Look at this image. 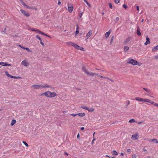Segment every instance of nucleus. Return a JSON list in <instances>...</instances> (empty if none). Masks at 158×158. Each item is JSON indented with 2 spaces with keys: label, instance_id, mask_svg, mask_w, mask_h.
<instances>
[{
  "label": "nucleus",
  "instance_id": "1",
  "mask_svg": "<svg viewBox=\"0 0 158 158\" xmlns=\"http://www.w3.org/2000/svg\"><path fill=\"white\" fill-rule=\"evenodd\" d=\"M51 87L50 86L48 85H41L36 84L34 85L31 86V87L34 89H42L43 88H50Z\"/></svg>",
  "mask_w": 158,
  "mask_h": 158
},
{
  "label": "nucleus",
  "instance_id": "2",
  "mask_svg": "<svg viewBox=\"0 0 158 158\" xmlns=\"http://www.w3.org/2000/svg\"><path fill=\"white\" fill-rule=\"evenodd\" d=\"M127 63L134 65H137L138 63L137 61L131 58H129L127 60Z\"/></svg>",
  "mask_w": 158,
  "mask_h": 158
},
{
  "label": "nucleus",
  "instance_id": "3",
  "mask_svg": "<svg viewBox=\"0 0 158 158\" xmlns=\"http://www.w3.org/2000/svg\"><path fill=\"white\" fill-rule=\"evenodd\" d=\"M47 96H46L47 97H49V98H53L55 97L56 95V93L55 92L51 93L50 91H47Z\"/></svg>",
  "mask_w": 158,
  "mask_h": 158
},
{
  "label": "nucleus",
  "instance_id": "4",
  "mask_svg": "<svg viewBox=\"0 0 158 158\" xmlns=\"http://www.w3.org/2000/svg\"><path fill=\"white\" fill-rule=\"evenodd\" d=\"M20 11L24 15L26 16L27 17H28L30 16V15L25 10L23 9H21Z\"/></svg>",
  "mask_w": 158,
  "mask_h": 158
},
{
  "label": "nucleus",
  "instance_id": "5",
  "mask_svg": "<svg viewBox=\"0 0 158 158\" xmlns=\"http://www.w3.org/2000/svg\"><path fill=\"white\" fill-rule=\"evenodd\" d=\"M139 136L138 135V134L137 133L135 134L132 135L131 138L133 140H136L138 139H139Z\"/></svg>",
  "mask_w": 158,
  "mask_h": 158
},
{
  "label": "nucleus",
  "instance_id": "6",
  "mask_svg": "<svg viewBox=\"0 0 158 158\" xmlns=\"http://www.w3.org/2000/svg\"><path fill=\"white\" fill-rule=\"evenodd\" d=\"M131 38L130 37H128L126 38V39L124 40L123 44H127L130 41Z\"/></svg>",
  "mask_w": 158,
  "mask_h": 158
},
{
  "label": "nucleus",
  "instance_id": "7",
  "mask_svg": "<svg viewBox=\"0 0 158 158\" xmlns=\"http://www.w3.org/2000/svg\"><path fill=\"white\" fill-rule=\"evenodd\" d=\"M21 64L25 66H27L29 65V63L26 60H23L21 62Z\"/></svg>",
  "mask_w": 158,
  "mask_h": 158
},
{
  "label": "nucleus",
  "instance_id": "8",
  "mask_svg": "<svg viewBox=\"0 0 158 158\" xmlns=\"http://www.w3.org/2000/svg\"><path fill=\"white\" fill-rule=\"evenodd\" d=\"M1 65H2V66H10L11 65V64H8L7 63V62H0Z\"/></svg>",
  "mask_w": 158,
  "mask_h": 158
},
{
  "label": "nucleus",
  "instance_id": "9",
  "mask_svg": "<svg viewBox=\"0 0 158 158\" xmlns=\"http://www.w3.org/2000/svg\"><path fill=\"white\" fill-rule=\"evenodd\" d=\"M92 34V31L91 30L89 31V32L86 34V39H88L91 35Z\"/></svg>",
  "mask_w": 158,
  "mask_h": 158
},
{
  "label": "nucleus",
  "instance_id": "10",
  "mask_svg": "<svg viewBox=\"0 0 158 158\" xmlns=\"http://www.w3.org/2000/svg\"><path fill=\"white\" fill-rule=\"evenodd\" d=\"M73 7L72 5L69 6L68 7V10L70 13H71L73 10Z\"/></svg>",
  "mask_w": 158,
  "mask_h": 158
},
{
  "label": "nucleus",
  "instance_id": "11",
  "mask_svg": "<svg viewBox=\"0 0 158 158\" xmlns=\"http://www.w3.org/2000/svg\"><path fill=\"white\" fill-rule=\"evenodd\" d=\"M36 37L40 41V44L43 46H44V44L42 42V40L41 38L39 36V35H37L36 36Z\"/></svg>",
  "mask_w": 158,
  "mask_h": 158
},
{
  "label": "nucleus",
  "instance_id": "12",
  "mask_svg": "<svg viewBox=\"0 0 158 158\" xmlns=\"http://www.w3.org/2000/svg\"><path fill=\"white\" fill-rule=\"evenodd\" d=\"M146 41L144 43V45H147L148 44H150V39L148 37H146Z\"/></svg>",
  "mask_w": 158,
  "mask_h": 158
},
{
  "label": "nucleus",
  "instance_id": "13",
  "mask_svg": "<svg viewBox=\"0 0 158 158\" xmlns=\"http://www.w3.org/2000/svg\"><path fill=\"white\" fill-rule=\"evenodd\" d=\"M137 34L139 35L140 36L141 35V33L140 31V29L139 27L138 26L137 29Z\"/></svg>",
  "mask_w": 158,
  "mask_h": 158
},
{
  "label": "nucleus",
  "instance_id": "14",
  "mask_svg": "<svg viewBox=\"0 0 158 158\" xmlns=\"http://www.w3.org/2000/svg\"><path fill=\"white\" fill-rule=\"evenodd\" d=\"M110 33H111V31L110 30L108 32H107L106 33L105 36L106 37V38H107L109 37Z\"/></svg>",
  "mask_w": 158,
  "mask_h": 158
},
{
  "label": "nucleus",
  "instance_id": "15",
  "mask_svg": "<svg viewBox=\"0 0 158 158\" xmlns=\"http://www.w3.org/2000/svg\"><path fill=\"white\" fill-rule=\"evenodd\" d=\"M124 52H127L129 49V47L127 46H125L124 47Z\"/></svg>",
  "mask_w": 158,
  "mask_h": 158
},
{
  "label": "nucleus",
  "instance_id": "16",
  "mask_svg": "<svg viewBox=\"0 0 158 158\" xmlns=\"http://www.w3.org/2000/svg\"><path fill=\"white\" fill-rule=\"evenodd\" d=\"M157 50H158V45L153 48L152 51V52H155Z\"/></svg>",
  "mask_w": 158,
  "mask_h": 158
},
{
  "label": "nucleus",
  "instance_id": "17",
  "mask_svg": "<svg viewBox=\"0 0 158 158\" xmlns=\"http://www.w3.org/2000/svg\"><path fill=\"white\" fill-rule=\"evenodd\" d=\"M142 102H150V100L148 99L143 98Z\"/></svg>",
  "mask_w": 158,
  "mask_h": 158
},
{
  "label": "nucleus",
  "instance_id": "18",
  "mask_svg": "<svg viewBox=\"0 0 158 158\" xmlns=\"http://www.w3.org/2000/svg\"><path fill=\"white\" fill-rule=\"evenodd\" d=\"M67 43L68 44L72 46L73 47V45H74V44H75V43L72 42H67Z\"/></svg>",
  "mask_w": 158,
  "mask_h": 158
},
{
  "label": "nucleus",
  "instance_id": "19",
  "mask_svg": "<svg viewBox=\"0 0 158 158\" xmlns=\"http://www.w3.org/2000/svg\"><path fill=\"white\" fill-rule=\"evenodd\" d=\"M95 75H97L98 76H99V75L97 73H90L89 74V76H94Z\"/></svg>",
  "mask_w": 158,
  "mask_h": 158
},
{
  "label": "nucleus",
  "instance_id": "20",
  "mask_svg": "<svg viewBox=\"0 0 158 158\" xmlns=\"http://www.w3.org/2000/svg\"><path fill=\"white\" fill-rule=\"evenodd\" d=\"M143 89L145 91H146L147 92H148L149 93H151V91L150 89H149L148 88H143Z\"/></svg>",
  "mask_w": 158,
  "mask_h": 158
},
{
  "label": "nucleus",
  "instance_id": "21",
  "mask_svg": "<svg viewBox=\"0 0 158 158\" xmlns=\"http://www.w3.org/2000/svg\"><path fill=\"white\" fill-rule=\"evenodd\" d=\"M79 28H78V26H77L76 29V31L75 32V35H77L79 33Z\"/></svg>",
  "mask_w": 158,
  "mask_h": 158
},
{
  "label": "nucleus",
  "instance_id": "22",
  "mask_svg": "<svg viewBox=\"0 0 158 158\" xmlns=\"http://www.w3.org/2000/svg\"><path fill=\"white\" fill-rule=\"evenodd\" d=\"M77 115H79V116L83 117L85 115V113H79L78 114H77Z\"/></svg>",
  "mask_w": 158,
  "mask_h": 158
},
{
  "label": "nucleus",
  "instance_id": "23",
  "mask_svg": "<svg viewBox=\"0 0 158 158\" xmlns=\"http://www.w3.org/2000/svg\"><path fill=\"white\" fill-rule=\"evenodd\" d=\"M16 123V121L15 120H12L11 123L10 125L11 126H13Z\"/></svg>",
  "mask_w": 158,
  "mask_h": 158
},
{
  "label": "nucleus",
  "instance_id": "24",
  "mask_svg": "<svg viewBox=\"0 0 158 158\" xmlns=\"http://www.w3.org/2000/svg\"><path fill=\"white\" fill-rule=\"evenodd\" d=\"M151 142H155L156 143H158V141L156 139H152Z\"/></svg>",
  "mask_w": 158,
  "mask_h": 158
},
{
  "label": "nucleus",
  "instance_id": "25",
  "mask_svg": "<svg viewBox=\"0 0 158 158\" xmlns=\"http://www.w3.org/2000/svg\"><path fill=\"white\" fill-rule=\"evenodd\" d=\"M135 100L138 101L142 102V98L139 97H136Z\"/></svg>",
  "mask_w": 158,
  "mask_h": 158
},
{
  "label": "nucleus",
  "instance_id": "26",
  "mask_svg": "<svg viewBox=\"0 0 158 158\" xmlns=\"http://www.w3.org/2000/svg\"><path fill=\"white\" fill-rule=\"evenodd\" d=\"M73 47L77 49L78 50L79 49L80 46L77 45L76 44H75L74 45H73Z\"/></svg>",
  "mask_w": 158,
  "mask_h": 158
},
{
  "label": "nucleus",
  "instance_id": "27",
  "mask_svg": "<svg viewBox=\"0 0 158 158\" xmlns=\"http://www.w3.org/2000/svg\"><path fill=\"white\" fill-rule=\"evenodd\" d=\"M6 27L4 28V30L2 31L1 33L2 34L6 33Z\"/></svg>",
  "mask_w": 158,
  "mask_h": 158
},
{
  "label": "nucleus",
  "instance_id": "28",
  "mask_svg": "<svg viewBox=\"0 0 158 158\" xmlns=\"http://www.w3.org/2000/svg\"><path fill=\"white\" fill-rule=\"evenodd\" d=\"M88 111L91 112H92L94 111V109L93 108H88L87 110Z\"/></svg>",
  "mask_w": 158,
  "mask_h": 158
},
{
  "label": "nucleus",
  "instance_id": "29",
  "mask_svg": "<svg viewBox=\"0 0 158 158\" xmlns=\"http://www.w3.org/2000/svg\"><path fill=\"white\" fill-rule=\"evenodd\" d=\"M36 31L37 32L39 33L40 34H44V33L43 32H42L40 31L38 29H36V31Z\"/></svg>",
  "mask_w": 158,
  "mask_h": 158
},
{
  "label": "nucleus",
  "instance_id": "30",
  "mask_svg": "<svg viewBox=\"0 0 158 158\" xmlns=\"http://www.w3.org/2000/svg\"><path fill=\"white\" fill-rule=\"evenodd\" d=\"M5 73L6 75L8 77H10L11 75L9 74L7 71H5Z\"/></svg>",
  "mask_w": 158,
  "mask_h": 158
},
{
  "label": "nucleus",
  "instance_id": "31",
  "mask_svg": "<svg viewBox=\"0 0 158 158\" xmlns=\"http://www.w3.org/2000/svg\"><path fill=\"white\" fill-rule=\"evenodd\" d=\"M135 122H136V121L135 120V119H131L129 121V122L130 123H133Z\"/></svg>",
  "mask_w": 158,
  "mask_h": 158
},
{
  "label": "nucleus",
  "instance_id": "32",
  "mask_svg": "<svg viewBox=\"0 0 158 158\" xmlns=\"http://www.w3.org/2000/svg\"><path fill=\"white\" fill-rule=\"evenodd\" d=\"M113 154L114 155L116 156L118 155V153L116 151L114 150L113 151Z\"/></svg>",
  "mask_w": 158,
  "mask_h": 158
},
{
  "label": "nucleus",
  "instance_id": "33",
  "mask_svg": "<svg viewBox=\"0 0 158 158\" xmlns=\"http://www.w3.org/2000/svg\"><path fill=\"white\" fill-rule=\"evenodd\" d=\"M47 95H48L47 94V92L44 93H43L40 95L41 96L45 95L46 97L47 96Z\"/></svg>",
  "mask_w": 158,
  "mask_h": 158
},
{
  "label": "nucleus",
  "instance_id": "34",
  "mask_svg": "<svg viewBox=\"0 0 158 158\" xmlns=\"http://www.w3.org/2000/svg\"><path fill=\"white\" fill-rule=\"evenodd\" d=\"M22 143L27 147H28V144L25 141H23Z\"/></svg>",
  "mask_w": 158,
  "mask_h": 158
},
{
  "label": "nucleus",
  "instance_id": "35",
  "mask_svg": "<svg viewBox=\"0 0 158 158\" xmlns=\"http://www.w3.org/2000/svg\"><path fill=\"white\" fill-rule=\"evenodd\" d=\"M81 108L83 109H84L86 110H87V109H88V108L87 107L84 106H81Z\"/></svg>",
  "mask_w": 158,
  "mask_h": 158
},
{
  "label": "nucleus",
  "instance_id": "36",
  "mask_svg": "<svg viewBox=\"0 0 158 158\" xmlns=\"http://www.w3.org/2000/svg\"><path fill=\"white\" fill-rule=\"evenodd\" d=\"M27 8L28 9H35V7L34 6H27Z\"/></svg>",
  "mask_w": 158,
  "mask_h": 158
},
{
  "label": "nucleus",
  "instance_id": "37",
  "mask_svg": "<svg viewBox=\"0 0 158 158\" xmlns=\"http://www.w3.org/2000/svg\"><path fill=\"white\" fill-rule=\"evenodd\" d=\"M21 3L24 6L27 7V6L23 1V2H22Z\"/></svg>",
  "mask_w": 158,
  "mask_h": 158
},
{
  "label": "nucleus",
  "instance_id": "38",
  "mask_svg": "<svg viewBox=\"0 0 158 158\" xmlns=\"http://www.w3.org/2000/svg\"><path fill=\"white\" fill-rule=\"evenodd\" d=\"M24 49L27 50L28 52H31V50H30L29 49L27 48H24Z\"/></svg>",
  "mask_w": 158,
  "mask_h": 158
},
{
  "label": "nucleus",
  "instance_id": "39",
  "mask_svg": "<svg viewBox=\"0 0 158 158\" xmlns=\"http://www.w3.org/2000/svg\"><path fill=\"white\" fill-rule=\"evenodd\" d=\"M84 72L86 74L89 75L90 73L88 72L86 69L85 70Z\"/></svg>",
  "mask_w": 158,
  "mask_h": 158
},
{
  "label": "nucleus",
  "instance_id": "40",
  "mask_svg": "<svg viewBox=\"0 0 158 158\" xmlns=\"http://www.w3.org/2000/svg\"><path fill=\"white\" fill-rule=\"evenodd\" d=\"M78 50H80L82 51H84V49L82 47L80 46L79 49Z\"/></svg>",
  "mask_w": 158,
  "mask_h": 158
},
{
  "label": "nucleus",
  "instance_id": "41",
  "mask_svg": "<svg viewBox=\"0 0 158 158\" xmlns=\"http://www.w3.org/2000/svg\"><path fill=\"white\" fill-rule=\"evenodd\" d=\"M109 6L110 7V8L112 9L113 6H112V5L111 4V3H109Z\"/></svg>",
  "mask_w": 158,
  "mask_h": 158
},
{
  "label": "nucleus",
  "instance_id": "42",
  "mask_svg": "<svg viewBox=\"0 0 158 158\" xmlns=\"http://www.w3.org/2000/svg\"><path fill=\"white\" fill-rule=\"evenodd\" d=\"M132 158H136V155L135 154H134L132 155Z\"/></svg>",
  "mask_w": 158,
  "mask_h": 158
},
{
  "label": "nucleus",
  "instance_id": "43",
  "mask_svg": "<svg viewBox=\"0 0 158 158\" xmlns=\"http://www.w3.org/2000/svg\"><path fill=\"white\" fill-rule=\"evenodd\" d=\"M70 115H72V116H76L77 115V114H70Z\"/></svg>",
  "mask_w": 158,
  "mask_h": 158
},
{
  "label": "nucleus",
  "instance_id": "44",
  "mask_svg": "<svg viewBox=\"0 0 158 158\" xmlns=\"http://www.w3.org/2000/svg\"><path fill=\"white\" fill-rule=\"evenodd\" d=\"M148 102L152 104H153L154 105L156 103L154 102H151L150 100V102Z\"/></svg>",
  "mask_w": 158,
  "mask_h": 158
},
{
  "label": "nucleus",
  "instance_id": "45",
  "mask_svg": "<svg viewBox=\"0 0 158 158\" xmlns=\"http://www.w3.org/2000/svg\"><path fill=\"white\" fill-rule=\"evenodd\" d=\"M119 20V18L118 17H117L116 18V22L117 23L118 22Z\"/></svg>",
  "mask_w": 158,
  "mask_h": 158
},
{
  "label": "nucleus",
  "instance_id": "46",
  "mask_svg": "<svg viewBox=\"0 0 158 158\" xmlns=\"http://www.w3.org/2000/svg\"><path fill=\"white\" fill-rule=\"evenodd\" d=\"M114 2L116 3H118L119 2V0H115Z\"/></svg>",
  "mask_w": 158,
  "mask_h": 158
},
{
  "label": "nucleus",
  "instance_id": "47",
  "mask_svg": "<svg viewBox=\"0 0 158 158\" xmlns=\"http://www.w3.org/2000/svg\"><path fill=\"white\" fill-rule=\"evenodd\" d=\"M123 6V8L125 9H126L127 8V6L126 5L124 4Z\"/></svg>",
  "mask_w": 158,
  "mask_h": 158
},
{
  "label": "nucleus",
  "instance_id": "48",
  "mask_svg": "<svg viewBox=\"0 0 158 158\" xmlns=\"http://www.w3.org/2000/svg\"><path fill=\"white\" fill-rule=\"evenodd\" d=\"M85 2L86 3L87 5L88 6L90 7V5L89 4L88 2L87 1Z\"/></svg>",
  "mask_w": 158,
  "mask_h": 158
},
{
  "label": "nucleus",
  "instance_id": "49",
  "mask_svg": "<svg viewBox=\"0 0 158 158\" xmlns=\"http://www.w3.org/2000/svg\"><path fill=\"white\" fill-rule=\"evenodd\" d=\"M154 57L155 59H158V55H155L154 56Z\"/></svg>",
  "mask_w": 158,
  "mask_h": 158
},
{
  "label": "nucleus",
  "instance_id": "50",
  "mask_svg": "<svg viewBox=\"0 0 158 158\" xmlns=\"http://www.w3.org/2000/svg\"><path fill=\"white\" fill-rule=\"evenodd\" d=\"M113 38H114V37H113V36L111 38V40H110V44H111L112 43L113 40Z\"/></svg>",
  "mask_w": 158,
  "mask_h": 158
},
{
  "label": "nucleus",
  "instance_id": "51",
  "mask_svg": "<svg viewBox=\"0 0 158 158\" xmlns=\"http://www.w3.org/2000/svg\"><path fill=\"white\" fill-rule=\"evenodd\" d=\"M83 14V12H81L79 14L80 18H81Z\"/></svg>",
  "mask_w": 158,
  "mask_h": 158
},
{
  "label": "nucleus",
  "instance_id": "52",
  "mask_svg": "<svg viewBox=\"0 0 158 158\" xmlns=\"http://www.w3.org/2000/svg\"><path fill=\"white\" fill-rule=\"evenodd\" d=\"M131 149H128L127 150V152L128 153H130L131 152Z\"/></svg>",
  "mask_w": 158,
  "mask_h": 158
},
{
  "label": "nucleus",
  "instance_id": "53",
  "mask_svg": "<svg viewBox=\"0 0 158 158\" xmlns=\"http://www.w3.org/2000/svg\"><path fill=\"white\" fill-rule=\"evenodd\" d=\"M147 140L149 142H151L152 139H147Z\"/></svg>",
  "mask_w": 158,
  "mask_h": 158
},
{
  "label": "nucleus",
  "instance_id": "54",
  "mask_svg": "<svg viewBox=\"0 0 158 158\" xmlns=\"http://www.w3.org/2000/svg\"><path fill=\"white\" fill-rule=\"evenodd\" d=\"M127 106H128L130 104V101H127Z\"/></svg>",
  "mask_w": 158,
  "mask_h": 158
},
{
  "label": "nucleus",
  "instance_id": "55",
  "mask_svg": "<svg viewBox=\"0 0 158 158\" xmlns=\"http://www.w3.org/2000/svg\"><path fill=\"white\" fill-rule=\"evenodd\" d=\"M19 47H21L23 49H24V48H25V47H23L22 46H21V45H19Z\"/></svg>",
  "mask_w": 158,
  "mask_h": 158
},
{
  "label": "nucleus",
  "instance_id": "56",
  "mask_svg": "<svg viewBox=\"0 0 158 158\" xmlns=\"http://www.w3.org/2000/svg\"><path fill=\"white\" fill-rule=\"evenodd\" d=\"M108 80H110V81H112V82H114V81L113 80H112V79H111L110 78H108Z\"/></svg>",
  "mask_w": 158,
  "mask_h": 158
},
{
  "label": "nucleus",
  "instance_id": "57",
  "mask_svg": "<svg viewBox=\"0 0 158 158\" xmlns=\"http://www.w3.org/2000/svg\"><path fill=\"white\" fill-rule=\"evenodd\" d=\"M31 30L32 31H36V30H35V29H34V28H32L31 29Z\"/></svg>",
  "mask_w": 158,
  "mask_h": 158
},
{
  "label": "nucleus",
  "instance_id": "58",
  "mask_svg": "<svg viewBox=\"0 0 158 158\" xmlns=\"http://www.w3.org/2000/svg\"><path fill=\"white\" fill-rule=\"evenodd\" d=\"M42 35H44L48 36V37H49V35H47L46 34H45L44 33V34H42Z\"/></svg>",
  "mask_w": 158,
  "mask_h": 158
},
{
  "label": "nucleus",
  "instance_id": "59",
  "mask_svg": "<svg viewBox=\"0 0 158 158\" xmlns=\"http://www.w3.org/2000/svg\"><path fill=\"white\" fill-rule=\"evenodd\" d=\"M85 70H86V69H85V67H83L82 68V70L84 72Z\"/></svg>",
  "mask_w": 158,
  "mask_h": 158
},
{
  "label": "nucleus",
  "instance_id": "60",
  "mask_svg": "<svg viewBox=\"0 0 158 158\" xmlns=\"http://www.w3.org/2000/svg\"><path fill=\"white\" fill-rule=\"evenodd\" d=\"M95 140V139L94 138V139L92 140V143H94V141Z\"/></svg>",
  "mask_w": 158,
  "mask_h": 158
},
{
  "label": "nucleus",
  "instance_id": "61",
  "mask_svg": "<svg viewBox=\"0 0 158 158\" xmlns=\"http://www.w3.org/2000/svg\"><path fill=\"white\" fill-rule=\"evenodd\" d=\"M136 8H137V10H139V6H136Z\"/></svg>",
  "mask_w": 158,
  "mask_h": 158
},
{
  "label": "nucleus",
  "instance_id": "62",
  "mask_svg": "<svg viewBox=\"0 0 158 158\" xmlns=\"http://www.w3.org/2000/svg\"><path fill=\"white\" fill-rule=\"evenodd\" d=\"M154 106H156L158 107V104L157 103H155L154 104Z\"/></svg>",
  "mask_w": 158,
  "mask_h": 158
},
{
  "label": "nucleus",
  "instance_id": "63",
  "mask_svg": "<svg viewBox=\"0 0 158 158\" xmlns=\"http://www.w3.org/2000/svg\"><path fill=\"white\" fill-rule=\"evenodd\" d=\"M61 4V2H60V1L59 0L58 1V5H60Z\"/></svg>",
  "mask_w": 158,
  "mask_h": 158
},
{
  "label": "nucleus",
  "instance_id": "64",
  "mask_svg": "<svg viewBox=\"0 0 158 158\" xmlns=\"http://www.w3.org/2000/svg\"><path fill=\"white\" fill-rule=\"evenodd\" d=\"M81 130H83L84 129V127H81Z\"/></svg>",
  "mask_w": 158,
  "mask_h": 158
}]
</instances>
